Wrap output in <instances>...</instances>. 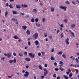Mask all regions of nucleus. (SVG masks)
I'll return each mask as SVG.
<instances>
[{"label": "nucleus", "instance_id": "393cba45", "mask_svg": "<svg viewBox=\"0 0 79 79\" xmlns=\"http://www.w3.org/2000/svg\"><path fill=\"white\" fill-rule=\"evenodd\" d=\"M31 21L32 23H34L35 22V20H34V18H32L31 19Z\"/></svg>", "mask_w": 79, "mask_h": 79}, {"label": "nucleus", "instance_id": "1a4fd4ad", "mask_svg": "<svg viewBox=\"0 0 79 79\" xmlns=\"http://www.w3.org/2000/svg\"><path fill=\"white\" fill-rule=\"evenodd\" d=\"M25 60L27 61H31V59L30 58H25Z\"/></svg>", "mask_w": 79, "mask_h": 79}, {"label": "nucleus", "instance_id": "473e14b6", "mask_svg": "<svg viewBox=\"0 0 79 79\" xmlns=\"http://www.w3.org/2000/svg\"><path fill=\"white\" fill-rule=\"evenodd\" d=\"M65 78V79H68V77H67L66 76H65V75H64L63 76Z\"/></svg>", "mask_w": 79, "mask_h": 79}, {"label": "nucleus", "instance_id": "4be33fe9", "mask_svg": "<svg viewBox=\"0 0 79 79\" xmlns=\"http://www.w3.org/2000/svg\"><path fill=\"white\" fill-rule=\"evenodd\" d=\"M60 36L61 38H63V37H64V34H63V33H61Z\"/></svg>", "mask_w": 79, "mask_h": 79}, {"label": "nucleus", "instance_id": "de8ad7c7", "mask_svg": "<svg viewBox=\"0 0 79 79\" xmlns=\"http://www.w3.org/2000/svg\"><path fill=\"white\" fill-rule=\"evenodd\" d=\"M24 54L26 55H27V52H25Z\"/></svg>", "mask_w": 79, "mask_h": 79}, {"label": "nucleus", "instance_id": "7c9ffc66", "mask_svg": "<svg viewBox=\"0 0 79 79\" xmlns=\"http://www.w3.org/2000/svg\"><path fill=\"white\" fill-rule=\"evenodd\" d=\"M59 69H60V71H64V69L61 68V67Z\"/></svg>", "mask_w": 79, "mask_h": 79}, {"label": "nucleus", "instance_id": "c03bdc74", "mask_svg": "<svg viewBox=\"0 0 79 79\" xmlns=\"http://www.w3.org/2000/svg\"><path fill=\"white\" fill-rule=\"evenodd\" d=\"M65 3H66V4H69V1H66Z\"/></svg>", "mask_w": 79, "mask_h": 79}, {"label": "nucleus", "instance_id": "09e8293b", "mask_svg": "<svg viewBox=\"0 0 79 79\" xmlns=\"http://www.w3.org/2000/svg\"><path fill=\"white\" fill-rule=\"evenodd\" d=\"M9 2H15V0H10Z\"/></svg>", "mask_w": 79, "mask_h": 79}, {"label": "nucleus", "instance_id": "e433bc0d", "mask_svg": "<svg viewBox=\"0 0 79 79\" xmlns=\"http://www.w3.org/2000/svg\"><path fill=\"white\" fill-rule=\"evenodd\" d=\"M65 42L66 44H67V45H69V41H66V42Z\"/></svg>", "mask_w": 79, "mask_h": 79}, {"label": "nucleus", "instance_id": "69168bd1", "mask_svg": "<svg viewBox=\"0 0 79 79\" xmlns=\"http://www.w3.org/2000/svg\"><path fill=\"white\" fill-rule=\"evenodd\" d=\"M45 40H46V42H47V41H48V39H47V38H46L45 39Z\"/></svg>", "mask_w": 79, "mask_h": 79}, {"label": "nucleus", "instance_id": "a211bd4d", "mask_svg": "<svg viewBox=\"0 0 79 79\" xmlns=\"http://www.w3.org/2000/svg\"><path fill=\"white\" fill-rule=\"evenodd\" d=\"M51 60L53 61V60H55V58H54V57H53V56H52L51 57Z\"/></svg>", "mask_w": 79, "mask_h": 79}, {"label": "nucleus", "instance_id": "603ef678", "mask_svg": "<svg viewBox=\"0 0 79 79\" xmlns=\"http://www.w3.org/2000/svg\"><path fill=\"white\" fill-rule=\"evenodd\" d=\"M49 38L50 39H52V37L51 36H49Z\"/></svg>", "mask_w": 79, "mask_h": 79}, {"label": "nucleus", "instance_id": "5fc2aeb1", "mask_svg": "<svg viewBox=\"0 0 79 79\" xmlns=\"http://www.w3.org/2000/svg\"><path fill=\"white\" fill-rule=\"evenodd\" d=\"M28 44L29 45H31V42H30V41H29L28 42Z\"/></svg>", "mask_w": 79, "mask_h": 79}, {"label": "nucleus", "instance_id": "0eeeda50", "mask_svg": "<svg viewBox=\"0 0 79 79\" xmlns=\"http://www.w3.org/2000/svg\"><path fill=\"white\" fill-rule=\"evenodd\" d=\"M21 6L23 8H26L27 7H28V6L26 4H22L21 5Z\"/></svg>", "mask_w": 79, "mask_h": 79}, {"label": "nucleus", "instance_id": "412c9836", "mask_svg": "<svg viewBox=\"0 0 79 79\" xmlns=\"http://www.w3.org/2000/svg\"><path fill=\"white\" fill-rule=\"evenodd\" d=\"M12 12H13V14H14L15 15H16V14H17V12L15 11L14 10H13Z\"/></svg>", "mask_w": 79, "mask_h": 79}, {"label": "nucleus", "instance_id": "8fccbe9b", "mask_svg": "<svg viewBox=\"0 0 79 79\" xmlns=\"http://www.w3.org/2000/svg\"><path fill=\"white\" fill-rule=\"evenodd\" d=\"M5 57H3V58H1V59L2 60V61H4V59H5Z\"/></svg>", "mask_w": 79, "mask_h": 79}, {"label": "nucleus", "instance_id": "bf43d9fd", "mask_svg": "<svg viewBox=\"0 0 79 79\" xmlns=\"http://www.w3.org/2000/svg\"><path fill=\"white\" fill-rule=\"evenodd\" d=\"M43 20V23H44V21H45V19L43 18L42 19Z\"/></svg>", "mask_w": 79, "mask_h": 79}, {"label": "nucleus", "instance_id": "58836bf2", "mask_svg": "<svg viewBox=\"0 0 79 79\" xmlns=\"http://www.w3.org/2000/svg\"><path fill=\"white\" fill-rule=\"evenodd\" d=\"M64 21L65 23H66L68 22L67 19H65L64 20Z\"/></svg>", "mask_w": 79, "mask_h": 79}, {"label": "nucleus", "instance_id": "f03ea898", "mask_svg": "<svg viewBox=\"0 0 79 79\" xmlns=\"http://www.w3.org/2000/svg\"><path fill=\"white\" fill-rule=\"evenodd\" d=\"M60 8H61L62 10H63L65 11H66V9L67 8V7H66V6H60L59 7Z\"/></svg>", "mask_w": 79, "mask_h": 79}, {"label": "nucleus", "instance_id": "ddd939ff", "mask_svg": "<svg viewBox=\"0 0 79 79\" xmlns=\"http://www.w3.org/2000/svg\"><path fill=\"white\" fill-rule=\"evenodd\" d=\"M13 38H14V39H19V38H18V36L16 35H15L14 36Z\"/></svg>", "mask_w": 79, "mask_h": 79}, {"label": "nucleus", "instance_id": "6e6d98bb", "mask_svg": "<svg viewBox=\"0 0 79 79\" xmlns=\"http://www.w3.org/2000/svg\"><path fill=\"white\" fill-rule=\"evenodd\" d=\"M47 66H48L47 64H45L44 65V67H45V68H47Z\"/></svg>", "mask_w": 79, "mask_h": 79}, {"label": "nucleus", "instance_id": "6e6552de", "mask_svg": "<svg viewBox=\"0 0 79 79\" xmlns=\"http://www.w3.org/2000/svg\"><path fill=\"white\" fill-rule=\"evenodd\" d=\"M34 42L36 45H38L39 44V42L37 40L35 41Z\"/></svg>", "mask_w": 79, "mask_h": 79}, {"label": "nucleus", "instance_id": "a19ab883", "mask_svg": "<svg viewBox=\"0 0 79 79\" xmlns=\"http://www.w3.org/2000/svg\"><path fill=\"white\" fill-rule=\"evenodd\" d=\"M20 15H22V16H24V14L23 13H22V12H20Z\"/></svg>", "mask_w": 79, "mask_h": 79}, {"label": "nucleus", "instance_id": "2f4dec72", "mask_svg": "<svg viewBox=\"0 0 79 79\" xmlns=\"http://www.w3.org/2000/svg\"><path fill=\"white\" fill-rule=\"evenodd\" d=\"M11 21H17V19H11Z\"/></svg>", "mask_w": 79, "mask_h": 79}, {"label": "nucleus", "instance_id": "20e7f679", "mask_svg": "<svg viewBox=\"0 0 79 79\" xmlns=\"http://www.w3.org/2000/svg\"><path fill=\"white\" fill-rule=\"evenodd\" d=\"M43 70H44V71L45 72L44 73V76H46V75L48 74V72L47 71V70L46 69H43Z\"/></svg>", "mask_w": 79, "mask_h": 79}, {"label": "nucleus", "instance_id": "c85d7f7f", "mask_svg": "<svg viewBox=\"0 0 79 79\" xmlns=\"http://www.w3.org/2000/svg\"><path fill=\"white\" fill-rule=\"evenodd\" d=\"M33 12H34V13L37 12V10L35 9H33Z\"/></svg>", "mask_w": 79, "mask_h": 79}, {"label": "nucleus", "instance_id": "4d7b16f0", "mask_svg": "<svg viewBox=\"0 0 79 79\" xmlns=\"http://www.w3.org/2000/svg\"><path fill=\"white\" fill-rule=\"evenodd\" d=\"M54 65H55V66H57V64L56 63V62H55V63H54Z\"/></svg>", "mask_w": 79, "mask_h": 79}, {"label": "nucleus", "instance_id": "7ed1b4c3", "mask_svg": "<svg viewBox=\"0 0 79 79\" xmlns=\"http://www.w3.org/2000/svg\"><path fill=\"white\" fill-rule=\"evenodd\" d=\"M12 55L11 53L10 52L7 53V54L6 53L4 54V55H5L6 56H7V58H10V57Z\"/></svg>", "mask_w": 79, "mask_h": 79}, {"label": "nucleus", "instance_id": "bb28decb", "mask_svg": "<svg viewBox=\"0 0 79 79\" xmlns=\"http://www.w3.org/2000/svg\"><path fill=\"white\" fill-rule=\"evenodd\" d=\"M19 55L20 56H23V55L22 53H19Z\"/></svg>", "mask_w": 79, "mask_h": 79}, {"label": "nucleus", "instance_id": "9b49d317", "mask_svg": "<svg viewBox=\"0 0 79 79\" xmlns=\"http://www.w3.org/2000/svg\"><path fill=\"white\" fill-rule=\"evenodd\" d=\"M27 35H30L31 34V32L28 30H27Z\"/></svg>", "mask_w": 79, "mask_h": 79}, {"label": "nucleus", "instance_id": "f8f14e48", "mask_svg": "<svg viewBox=\"0 0 79 79\" xmlns=\"http://www.w3.org/2000/svg\"><path fill=\"white\" fill-rule=\"evenodd\" d=\"M51 11L53 12L55 11V9H54V7H53L52 6L51 7Z\"/></svg>", "mask_w": 79, "mask_h": 79}, {"label": "nucleus", "instance_id": "9d476101", "mask_svg": "<svg viewBox=\"0 0 79 79\" xmlns=\"http://www.w3.org/2000/svg\"><path fill=\"white\" fill-rule=\"evenodd\" d=\"M16 7L17 8H18V9L21 8V6L20 5H16Z\"/></svg>", "mask_w": 79, "mask_h": 79}, {"label": "nucleus", "instance_id": "49530a36", "mask_svg": "<svg viewBox=\"0 0 79 79\" xmlns=\"http://www.w3.org/2000/svg\"><path fill=\"white\" fill-rule=\"evenodd\" d=\"M13 76V75H12L11 76H8V77H9V78H11V77L12 76Z\"/></svg>", "mask_w": 79, "mask_h": 79}, {"label": "nucleus", "instance_id": "c756f323", "mask_svg": "<svg viewBox=\"0 0 79 79\" xmlns=\"http://www.w3.org/2000/svg\"><path fill=\"white\" fill-rule=\"evenodd\" d=\"M75 70L76 71V74H77V73H78V72H79V70H78L77 69H75Z\"/></svg>", "mask_w": 79, "mask_h": 79}, {"label": "nucleus", "instance_id": "f257e3e1", "mask_svg": "<svg viewBox=\"0 0 79 79\" xmlns=\"http://www.w3.org/2000/svg\"><path fill=\"white\" fill-rule=\"evenodd\" d=\"M39 34L37 32H36L32 36L33 38L35 40H36L38 38V35Z\"/></svg>", "mask_w": 79, "mask_h": 79}, {"label": "nucleus", "instance_id": "39448f33", "mask_svg": "<svg viewBox=\"0 0 79 79\" xmlns=\"http://www.w3.org/2000/svg\"><path fill=\"white\" fill-rule=\"evenodd\" d=\"M25 74L24 75V77H28L29 76V72L27 71H26L25 73Z\"/></svg>", "mask_w": 79, "mask_h": 79}, {"label": "nucleus", "instance_id": "423d86ee", "mask_svg": "<svg viewBox=\"0 0 79 79\" xmlns=\"http://www.w3.org/2000/svg\"><path fill=\"white\" fill-rule=\"evenodd\" d=\"M29 56L31 58H34V54H32V53H29Z\"/></svg>", "mask_w": 79, "mask_h": 79}, {"label": "nucleus", "instance_id": "f3484780", "mask_svg": "<svg viewBox=\"0 0 79 79\" xmlns=\"http://www.w3.org/2000/svg\"><path fill=\"white\" fill-rule=\"evenodd\" d=\"M39 68L41 70H42L43 68H42V66H41V65H39Z\"/></svg>", "mask_w": 79, "mask_h": 79}, {"label": "nucleus", "instance_id": "e2e57ef3", "mask_svg": "<svg viewBox=\"0 0 79 79\" xmlns=\"http://www.w3.org/2000/svg\"><path fill=\"white\" fill-rule=\"evenodd\" d=\"M60 27H63V24H61V25H60Z\"/></svg>", "mask_w": 79, "mask_h": 79}, {"label": "nucleus", "instance_id": "4468645a", "mask_svg": "<svg viewBox=\"0 0 79 79\" xmlns=\"http://www.w3.org/2000/svg\"><path fill=\"white\" fill-rule=\"evenodd\" d=\"M22 27H23L24 30H26V29H27V26H22Z\"/></svg>", "mask_w": 79, "mask_h": 79}, {"label": "nucleus", "instance_id": "0e129e2a", "mask_svg": "<svg viewBox=\"0 0 79 79\" xmlns=\"http://www.w3.org/2000/svg\"><path fill=\"white\" fill-rule=\"evenodd\" d=\"M72 3L73 4H74V5H76V3H75V2H74L73 1H72Z\"/></svg>", "mask_w": 79, "mask_h": 79}, {"label": "nucleus", "instance_id": "79ce46f5", "mask_svg": "<svg viewBox=\"0 0 79 79\" xmlns=\"http://www.w3.org/2000/svg\"><path fill=\"white\" fill-rule=\"evenodd\" d=\"M53 77H54L55 78V77H56V74H54V75H53Z\"/></svg>", "mask_w": 79, "mask_h": 79}, {"label": "nucleus", "instance_id": "6ab92c4d", "mask_svg": "<svg viewBox=\"0 0 79 79\" xmlns=\"http://www.w3.org/2000/svg\"><path fill=\"white\" fill-rule=\"evenodd\" d=\"M36 26H37L38 27H40V24H37V23H36Z\"/></svg>", "mask_w": 79, "mask_h": 79}, {"label": "nucleus", "instance_id": "72a5a7b5", "mask_svg": "<svg viewBox=\"0 0 79 79\" xmlns=\"http://www.w3.org/2000/svg\"><path fill=\"white\" fill-rule=\"evenodd\" d=\"M62 56L63 58H66V56H65V55H64V54Z\"/></svg>", "mask_w": 79, "mask_h": 79}, {"label": "nucleus", "instance_id": "2eb2a0df", "mask_svg": "<svg viewBox=\"0 0 79 79\" xmlns=\"http://www.w3.org/2000/svg\"><path fill=\"white\" fill-rule=\"evenodd\" d=\"M12 62L14 63H16V58H15L13 60H12Z\"/></svg>", "mask_w": 79, "mask_h": 79}, {"label": "nucleus", "instance_id": "a878e982", "mask_svg": "<svg viewBox=\"0 0 79 79\" xmlns=\"http://www.w3.org/2000/svg\"><path fill=\"white\" fill-rule=\"evenodd\" d=\"M7 15H8V11H6L5 13V17H6V16H7Z\"/></svg>", "mask_w": 79, "mask_h": 79}, {"label": "nucleus", "instance_id": "338daca9", "mask_svg": "<svg viewBox=\"0 0 79 79\" xmlns=\"http://www.w3.org/2000/svg\"><path fill=\"white\" fill-rule=\"evenodd\" d=\"M66 73L68 74V75H69V72H66Z\"/></svg>", "mask_w": 79, "mask_h": 79}, {"label": "nucleus", "instance_id": "cd10ccee", "mask_svg": "<svg viewBox=\"0 0 79 79\" xmlns=\"http://www.w3.org/2000/svg\"><path fill=\"white\" fill-rule=\"evenodd\" d=\"M72 76H73V74H72V73H70L69 74V77L70 78H71V77H72Z\"/></svg>", "mask_w": 79, "mask_h": 79}, {"label": "nucleus", "instance_id": "4c0bfd02", "mask_svg": "<svg viewBox=\"0 0 79 79\" xmlns=\"http://www.w3.org/2000/svg\"><path fill=\"white\" fill-rule=\"evenodd\" d=\"M9 7L10 8H13V6H12L11 4H10L9 5Z\"/></svg>", "mask_w": 79, "mask_h": 79}, {"label": "nucleus", "instance_id": "dca6fc26", "mask_svg": "<svg viewBox=\"0 0 79 79\" xmlns=\"http://www.w3.org/2000/svg\"><path fill=\"white\" fill-rule=\"evenodd\" d=\"M63 53V52L62 51H60L59 52H58L57 54L58 55H61Z\"/></svg>", "mask_w": 79, "mask_h": 79}, {"label": "nucleus", "instance_id": "864d4df0", "mask_svg": "<svg viewBox=\"0 0 79 79\" xmlns=\"http://www.w3.org/2000/svg\"><path fill=\"white\" fill-rule=\"evenodd\" d=\"M13 55L14 56H16V53L14 52L13 53Z\"/></svg>", "mask_w": 79, "mask_h": 79}, {"label": "nucleus", "instance_id": "c9c22d12", "mask_svg": "<svg viewBox=\"0 0 79 79\" xmlns=\"http://www.w3.org/2000/svg\"><path fill=\"white\" fill-rule=\"evenodd\" d=\"M39 21V19L37 18H36L35 19V21L36 23H37Z\"/></svg>", "mask_w": 79, "mask_h": 79}, {"label": "nucleus", "instance_id": "a18cd8bd", "mask_svg": "<svg viewBox=\"0 0 79 79\" xmlns=\"http://www.w3.org/2000/svg\"><path fill=\"white\" fill-rule=\"evenodd\" d=\"M69 38H67L65 40V42H68V41H69Z\"/></svg>", "mask_w": 79, "mask_h": 79}, {"label": "nucleus", "instance_id": "13d9d810", "mask_svg": "<svg viewBox=\"0 0 79 79\" xmlns=\"http://www.w3.org/2000/svg\"><path fill=\"white\" fill-rule=\"evenodd\" d=\"M38 56H41V53H38Z\"/></svg>", "mask_w": 79, "mask_h": 79}, {"label": "nucleus", "instance_id": "680f3d73", "mask_svg": "<svg viewBox=\"0 0 79 79\" xmlns=\"http://www.w3.org/2000/svg\"><path fill=\"white\" fill-rule=\"evenodd\" d=\"M41 79H42H42H44V76H41Z\"/></svg>", "mask_w": 79, "mask_h": 79}, {"label": "nucleus", "instance_id": "b1692460", "mask_svg": "<svg viewBox=\"0 0 79 79\" xmlns=\"http://www.w3.org/2000/svg\"><path fill=\"white\" fill-rule=\"evenodd\" d=\"M70 34H71V35H73V37H75L74 35V33L73 32H71V33H70Z\"/></svg>", "mask_w": 79, "mask_h": 79}, {"label": "nucleus", "instance_id": "5701e85b", "mask_svg": "<svg viewBox=\"0 0 79 79\" xmlns=\"http://www.w3.org/2000/svg\"><path fill=\"white\" fill-rule=\"evenodd\" d=\"M71 27H73V28H74L75 27V24H73L71 25Z\"/></svg>", "mask_w": 79, "mask_h": 79}, {"label": "nucleus", "instance_id": "f704fd0d", "mask_svg": "<svg viewBox=\"0 0 79 79\" xmlns=\"http://www.w3.org/2000/svg\"><path fill=\"white\" fill-rule=\"evenodd\" d=\"M9 63H13V60H9Z\"/></svg>", "mask_w": 79, "mask_h": 79}, {"label": "nucleus", "instance_id": "3c124183", "mask_svg": "<svg viewBox=\"0 0 79 79\" xmlns=\"http://www.w3.org/2000/svg\"><path fill=\"white\" fill-rule=\"evenodd\" d=\"M55 71H58V70H59V69L58 68H55Z\"/></svg>", "mask_w": 79, "mask_h": 79}, {"label": "nucleus", "instance_id": "774afa93", "mask_svg": "<svg viewBox=\"0 0 79 79\" xmlns=\"http://www.w3.org/2000/svg\"><path fill=\"white\" fill-rule=\"evenodd\" d=\"M26 68H29V66H28V65L26 66Z\"/></svg>", "mask_w": 79, "mask_h": 79}, {"label": "nucleus", "instance_id": "aec40b11", "mask_svg": "<svg viewBox=\"0 0 79 79\" xmlns=\"http://www.w3.org/2000/svg\"><path fill=\"white\" fill-rule=\"evenodd\" d=\"M59 64H61L62 65H63V64H64V63L62 61H60Z\"/></svg>", "mask_w": 79, "mask_h": 79}, {"label": "nucleus", "instance_id": "37998d69", "mask_svg": "<svg viewBox=\"0 0 79 79\" xmlns=\"http://www.w3.org/2000/svg\"><path fill=\"white\" fill-rule=\"evenodd\" d=\"M54 50H55V48H53L51 50V52H54Z\"/></svg>", "mask_w": 79, "mask_h": 79}, {"label": "nucleus", "instance_id": "052dcab7", "mask_svg": "<svg viewBox=\"0 0 79 79\" xmlns=\"http://www.w3.org/2000/svg\"><path fill=\"white\" fill-rule=\"evenodd\" d=\"M6 6H9V5L8 4V3H6Z\"/></svg>", "mask_w": 79, "mask_h": 79}, {"label": "nucleus", "instance_id": "ea45409f", "mask_svg": "<svg viewBox=\"0 0 79 79\" xmlns=\"http://www.w3.org/2000/svg\"><path fill=\"white\" fill-rule=\"evenodd\" d=\"M75 60L77 63H78V62H79V60H78V59H77V58H76Z\"/></svg>", "mask_w": 79, "mask_h": 79}]
</instances>
